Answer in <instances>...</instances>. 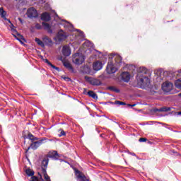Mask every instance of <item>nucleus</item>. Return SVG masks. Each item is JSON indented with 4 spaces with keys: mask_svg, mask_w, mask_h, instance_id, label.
Masks as SVG:
<instances>
[{
    "mask_svg": "<svg viewBox=\"0 0 181 181\" xmlns=\"http://www.w3.org/2000/svg\"><path fill=\"white\" fill-rule=\"evenodd\" d=\"M30 181H39V178H37V177H36V176H33L31 177Z\"/></svg>",
    "mask_w": 181,
    "mask_h": 181,
    "instance_id": "nucleus-32",
    "label": "nucleus"
},
{
    "mask_svg": "<svg viewBox=\"0 0 181 181\" xmlns=\"http://www.w3.org/2000/svg\"><path fill=\"white\" fill-rule=\"evenodd\" d=\"M47 156L48 158H57V151H49Z\"/></svg>",
    "mask_w": 181,
    "mask_h": 181,
    "instance_id": "nucleus-18",
    "label": "nucleus"
},
{
    "mask_svg": "<svg viewBox=\"0 0 181 181\" xmlns=\"http://www.w3.org/2000/svg\"><path fill=\"white\" fill-rule=\"evenodd\" d=\"M158 78V80H162V78Z\"/></svg>",
    "mask_w": 181,
    "mask_h": 181,
    "instance_id": "nucleus-38",
    "label": "nucleus"
},
{
    "mask_svg": "<svg viewBox=\"0 0 181 181\" xmlns=\"http://www.w3.org/2000/svg\"><path fill=\"white\" fill-rule=\"evenodd\" d=\"M173 89V83L170 82H165L162 84V90L165 93H170Z\"/></svg>",
    "mask_w": 181,
    "mask_h": 181,
    "instance_id": "nucleus-9",
    "label": "nucleus"
},
{
    "mask_svg": "<svg viewBox=\"0 0 181 181\" xmlns=\"http://www.w3.org/2000/svg\"><path fill=\"white\" fill-rule=\"evenodd\" d=\"M25 173L26 175H28V176H33L35 175V173L33 172V170L30 169L26 170Z\"/></svg>",
    "mask_w": 181,
    "mask_h": 181,
    "instance_id": "nucleus-26",
    "label": "nucleus"
},
{
    "mask_svg": "<svg viewBox=\"0 0 181 181\" xmlns=\"http://www.w3.org/2000/svg\"><path fill=\"white\" fill-rule=\"evenodd\" d=\"M28 139L32 141L30 147L32 149H34V150H36L37 148H39V146H40L42 144L45 142V141H47V139L46 138H42L40 140H39L38 138L35 137V136H33L32 134H28Z\"/></svg>",
    "mask_w": 181,
    "mask_h": 181,
    "instance_id": "nucleus-2",
    "label": "nucleus"
},
{
    "mask_svg": "<svg viewBox=\"0 0 181 181\" xmlns=\"http://www.w3.org/2000/svg\"><path fill=\"white\" fill-rule=\"evenodd\" d=\"M129 107H135V104L133 105H129Z\"/></svg>",
    "mask_w": 181,
    "mask_h": 181,
    "instance_id": "nucleus-36",
    "label": "nucleus"
},
{
    "mask_svg": "<svg viewBox=\"0 0 181 181\" xmlns=\"http://www.w3.org/2000/svg\"><path fill=\"white\" fill-rule=\"evenodd\" d=\"M35 42L39 46H41V47H45V43L43 41L40 40V39L35 38Z\"/></svg>",
    "mask_w": 181,
    "mask_h": 181,
    "instance_id": "nucleus-22",
    "label": "nucleus"
},
{
    "mask_svg": "<svg viewBox=\"0 0 181 181\" xmlns=\"http://www.w3.org/2000/svg\"><path fill=\"white\" fill-rule=\"evenodd\" d=\"M0 15L1 18H5V16H6V12H5L2 8H0Z\"/></svg>",
    "mask_w": 181,
    "mask_h": 181,
    "instance_id": "nucleus-27",
    "label": "nucleus"
},
{
    "mask_svg": "<svg viewBox=\"0 0 181 181\" xmlns=\"http://www.w3.org/2000/svg\"><path fill=\"white\" fill-rule=\"evenodd\" d=\"M93 70L95 71H98L99 70H101L103 69V62L100 61H96L93 64Z\"/></svg>",
    "mask_w": 181,
    "mask_h": 181,
    "instance_id": "nucleus-12",
    "label": "nucleus"
},
{
    "mask_svg": "<svg viewBox=\"0 0 181 181\" xmlns=\"http://www.w3.org/2000/svg\"><path fill=\"white\" fill-rule=\"evenodd\" d=\"M88 95H89V97H91L92 98H94V100H97V98H98V96H97V94H95V93H94V91L93 90L88 91Z\"/></svg>",
    "mask_w": 181,
    "mask_h": 181,
    "instance_id": "nucleus-17",
    "label": "nucleus"
},
{
    "mask_svg": "<svg viewBox=\"0 0 181 181\" xmlns=\"http://www.w3.org/2000/svg\"><path fill=\"white\" fill-rule=\"evenodd\" d=\"M179 73L181 74V70L179 71Z\"/></svg>",
    "mask_w": 181,
    "mask_h": 181,
    "instance_id": "nucleus-40",
    "label": "nucleus"
},
{
    "mask_svg": "<svg viewBox=\"0 0 181 181\" xmlns=\"http://www.w3.org/2000/svg\"><path fill=\"white\" fill-rule=\"evenodd\" d=\"M42 26H43L44 29L47 30V32L49 33H53V31L52 30V29H50V25H49V23H42Z\"/></svg>",
    "mask_w": 181,
    "mask_h": 181,
    "instance_id": "nucleus-16",
    "label": "nucleus"
},
{
    "mask_svg": "<svg viewBox=\"0 0 181 181\" xmlns=\"http://www.w3.org/2000/svg\"><path fill=\"white\" fill-rule=\"evenodd\" d=\"M42 42L45 45H47V46H52L53 42L52 41V39L49 38L47 36H45L42 37Z\"/></svg>",
    "mask_w": 181,
    "mask_h": 181,
    "instance_id": "nucleus-14",
    "label": "nucleus"
},
{
    "mask_svg": "<svg viewBox=\"0 0 181 181\" xmlns=\"http://www.w3.org/2000/svg\"><path fill=\"white\" fill-rule=\"evenodd\" d=\"M132 156H135V153H132Z\"/></svg>",
    "mask_w": 181,
    "mask_h": 181,
    "instance_id": "nucleus-37",
    "label": "nucleus"
},
{
    "mask_svg": "<svg viewBox=\"0 0 181 181\" xmlns=\"http://www.w3.org/2000/svg\"><path fill=\"white\" fill-rule=\"evenodd\" d=\"M180 114H181V112H180Z\"/></svg>",
    "mask_w": 181,
    "mask_h": 181,
    "instance_id": "nucleus-42",
    "label": "nucleus"
},
{
    "mask_svg": "<svg viewBox=\"0 0 181 181\" xmlns=\"http://www.w3.org/2000/svg\"><path fill=\"white\" fill-rule=\"evenodd\" d=\"M35 28L37 29H42V26L40 24H36Z\"/></svg>",
    "mask_w": 181,
    "mask_h": 181,
    "instance_id": "nucleus-34",
    "label": "nucleus"
},
{
    "mask_svg": "<svg viewBox=\"0 0 181 181\" xmlns=\"http://www.w3.org/2000/svg\"><path fill=\"white\" fill-rule=\"evenodd\" d=\"M28 18H36L37 16V11L33 7L28 8L27 11Z\"/></svg>",
    "mask_w": 181,
    "mask_h": 181,
    "instance_id": "nucleus-10",
    "label": "nucleus"
},
{
    "mask_svg": "<svg viewBox=\"0 0 181 181\" xmlns=\"http://www.w3.org/2000/svg\"><path fill=\"white\" fill-rule=\"evenodd\" d=\"M179 97H181V93H179Z\"/></svg>",
    "mask_w": 181,
    "mask_h": 181,
    "instance_id": "nucleus-39",
    "label": "nucleus"
},
{
    "mask_svg": "<svg viewBox=\"0 0 181 181\" xmlns=\"http://www.w3.org/2000/svg\"><path fill=\"white\" fill-rule=\"evenodd\" d=\"M61 132L60 134H59V136H64L66 135V132L63 129H59Z\"/></svg>",
    "mask_w": 181,
    "mask_h": 181,
    "instance_id": "nucleus-30",
    "label": "nucleus"
},
{
    "mask_svg": "<svg viewBox=\"0 0 181 181\" xmlns=\"http://www.w3.org/2000/svg\"><path fill=\"white\" fill-rule=\"evenodd\" d=\"M85 80L92 86H101V81L92 77L85 76Z\"/></svg>",
    "mask_w": 181,
    "mask_h": 181,
    "instance_id": "nucleus-8",
    "label": "nucleus"
},
{
    "mask_svg": "<svg viewBox=\"0 0 181 181\" xmlns=\"http://www.w3.org/2000/svg\"><path fill=\"white\" fill-rule=\"evenodd\" d=\"M84 46H86L87 47H91V46H93V43H91V42H89V41H86V42L84 43Z\"/></svg>",
    "mask_w": 181,
    "mask_h": 181,
    "instance_id": "nucleus-29",
    "label": "nucleus"
},
{
    "mask_svg": "<svg viewBox=\"0 0 181 181\" xmlns=\"http://www.w3.org/2000/svg\"><path fill=\"white\" fill-rule=\"evenodd\" d=\"M73 59V62L75 64H83L84 63V60L86 59L84 58V55L81 53H76L72 56Z\"/></svg>",
    "mask_w": 181,
    "mask_h": 181,
    "instance_id": "nucleus-4",
    "label": "nucleus"
},
{
    "mask_svg": "<svg viewBox=\"0 0 181 181\" xmlns=\"http://www.w3.org/2000/svg\"><path fill=\"white\" fill-rule=\"evenodd\" d=\"M148 69L145 67H140L138 69V74L136 76L137 85L140 88H148L151 84V79L146 76Z\"/></svg>",
    "mask_w": 181,
    "mask_h": 181,
    "instance_id": "nucleus-1",
    "label": "nucleus"
},
{
    "mask_svg": "<svg viewBox=\"0 0 181 181\" xmlns=\"http://www.w3.org/2000/svg\"><path fill=\"white\" fill-rule=\"evenodd\" d=\"M13 28H14L13 25L11 24V32H12L13 36H14V37H16V39L17 40H19V42L21 43V45H23L24 42H26V40H25L23 36L22 35L19 34L18 32L16 31V30Z\"/></svg>",
    "mask_w": 181,
    "mask_h": 181,
    "instance_id": "nucleus-6",
    "label": "nucleus"
},
{
    "mask_svg": "<svg viewBox=\"0 0 181 181\" xmlns=\"http://www.w3.org/2000/svg\"><path fill=\"white\" fill-rule=\"evenodd\" d=\"M106 70L108 74H114V73L117 72V70H118V69L117 68V66H115V64H114L112 62H109Z\"/></svg>",
    "mask_w": 181,
    "mask_h": 181,
    "instance_id": "nucleus-7",
    "label": "nucleus"
},
{
    "mask_svg": "<svg viewBox=\"0 0 181 181\" xmlns=\"http://www.w3.org/2000/svg\"><path fill=\"white\" fill-rule=\"evenodd\" d=\"M64 67H66L69 70H73V66H71V64L69 62H64Z\"/></svg>",
    "mask_w": 181,
    "mask_h": 181,
    "instance_id": "nucleus-25",
    "label": "nucleus"
},
{
    "mask_svg": "<svg viewBox=\"0 0 181 181\" xmlns=\"http://www.w3.org/2000/svg\"><path fill=\"white\" fill-rule=\"evenodd\" d=\"M64 80H66V81H69L70 80L69 78H64Z\"/></svg>",
    "mask_w": 181,
    "mask_h": 181,
    "instance_id": "nucleus-35",
    "label": "nucleus"
},
{
    "mask_svg": "<svg viewBox=\"0 0 181 181\" xmlns=\"http://www.w3.org/2000/svg\"><path fill=\"white\" fill-rule=\"evenodd\" d=\"M115 104H116L117 105H126V103L124 102H121L119 100H116L115 102Z\"/></svg>",
    "mask_w": 181,
    "mask_h": 181,
    "instance_id": "nucleus-28",
    "label": "nucleus"
},
{
    "mask_svg": "<svg viewBox=\"0 0 181 181\" xmlns=\"http://www.w3.org/2000/svg\"><path fill=\"white\" fill-rule=\"evenodd\" d=\"M83 72L86 73V74H90V73L91 72V69L88 66H85L83 67Z\"/></svg>",
    "mask_w": 181,
    "mask_h": 181,
    "instance_id": "nucleus-24",
    "label": "nucleus"
},
{
    "mask_svg": "<svg viewBox=\"0 0 181 181\" xmlns=\"http://www.w3.org/2000/svg\"><path fill=\"white\" fill-rule=\"evenodd\" d=\"M121 76L122 80H123V81H125L126 83H128V81L131 80V75L128 72H123Z\"/></svg>",
    "mask_w": 181,
    "mask_h": 181,
    "instance_id": "nucleus-13",
    "label": "nucleus"
},
{
    "mask_svg": "<svg viewBox=\"0 0 181 181\" xmlns=\"http://www.w3.org/2000/svg\"><path fill=\"white\" fill-rule=\"evenodd\" d=\"M41 19L45 22H48L50 20V14L48 13H44L41 16Z\"/></svg>",
    "mask_w": 181,
    "mask_h": 181,
    "instance_id": "nucleus-15",
    "label": "nucleus"
},
{
    "mask_svg": "<svg viewBox=\"0 0 181 181\" xmlns=\"http://www.w3.org/2000/svg\"><path fill=\"white\" fill-rule=\"evenodd\" d=\"M175 86L177 88H179L180 90H181V78H179L175 81Z\"/></svg>",
    "mask_w": 181,
    "mask_h": 181,
    "instance_id": "nucleus-20",
    "label": "nucleus"
},
{
    "mask_svg": "<svg viewBox=\"0 0 181 181\" xmlns=\"http://www.w3.org/2000/svg\"><path fill=\"white\" fill-rule=\"evenodd\" d=\"M84 93H86V89H84Z\"/></svg>",
    "mask_w": 181,
    "mask_h": 181,
    "instance_id": "nucleus-41",
    "label": "nucleus"
},
{
    "mask_svg": "<svg viewBox=\"0 0 181 181\" xmlns=\"http://www.w3.org/2000/svg\"><path fill=\"white\" fill-rule=\"evenodd\" d=\"M154 111H160V112H166V111H170V107H162L159 110L158 109H156L154 110Z\"/></svg>",
    "mask_w": 181,
    "mask_h": 181,
    "instance_id": "nucleus-21",
    "label": "nucleus"
},
{
    "mask_svg": "<svg viewBox=\"0 0 181 181\" xmlns=\"http://www.w3.org/2000/svg\"><path fill=\"white\" fill-rule=\"evenodd\" d=\"M62 54L65 57H69L70 54H71V49H70V46L69 45H64L62 47Z\"/></svg>",
    "mask_w": 181,
    "mask_h": 181,
    "instance_id": "nucleus-11",
    "label": "nucleus"
},
{
    "mask_svg": "<svg viewBox=\"0 0 181 181\" xmlns=\"http://www.w3.org/2000/svg\"><path fill=\"white\" fill-rule=\"evenodd\" d=\"M110 90H111L112 91H115V93H119V90L118 89H117L115 87H110L109 88Z\"/></svg>",
    "mask_w": 181,
    "mask_h": 181,
    "instance_id": "nucleus-31",
    "label": "nucleus"
},
{
    "mask_svg": "<svg viewBox=\"0 0 181 181\" xmlns=\"http://www.w3.org/2000/svg\"><path fill=\"white\" fill-rule=\"evenodd\" d=\"M47 165H49V159L45 158L42 162V174L39 173V176L40 180L43 181V178H42V175L44 176V179L46 181H52L50 180V177L47 175V172H46V168H47Z\"/></svg>",
    "mask_w": 181,
    "mask_h": 181,
    "instance_id": "nucleus-3",
    "label": "nucleus"
},
{
    "mask_svg": "<svg viewBox=\"0 0 181 181\" xmlns=\"http://www.w3.org/2000/svg\"><path fill=\"white\" fill-rule=\"evenodd\" d=\"M69 35L66 33L63 30H60L57 36L54 37V40L56 43H60V42H63V40H66Z\"/></svg>",
    "mask_w": 181,
    "mask_h": 181,
    "instance_id": "nucleus-5",
    "label": "nucleus"
},
{
    "mask_svg": "<svg viewBox=\"0 0 181 181\" xmlns=\"http://www.w3.org/2000/svg\"><path fill=\"white\" fill-rule=\"evenodd\" d=\"M139 142H146V138H140Z\"/></svg>",
    "mask_w": 181,
    "mask_h": 181,
    "instance_id": "nucleus-33",
    "label": "nucleus"
},
{
    "mask_svg": "<svg viewBox=\"0 0 181 181\" xmlns=\"http://www.w3.org/2000/svg\"><path fill=\"white\" fill-rule=\"evenodd\" d=\"M44 62H45L47 63V64L48 66H50V67H52V69H54L55 70L59 71V68H57L56 66L51 64L47 59H44Z\"/></svg>",
    "mask_w": 181,
    "mask_h": 181,
    "instance_id": "nucleus-23",
    "label": "nucleus"
},
{
    "mask_svg": "<svg viewBox=\"0 0 181 181\" xmlns=\"http://www.w3.org/2000/svg\"><path fill=\"white\" fill-rule=\"evenodd\" d=\"M115 61L116 62V64H119V63H121V62H122V58L119 55H115Z\"/></svg>",
    "mask_w": 181,
    "mask_h": 181,
    "instance_id": "nucleus-19",
    "label": "nucleus"
}]
</instances>
